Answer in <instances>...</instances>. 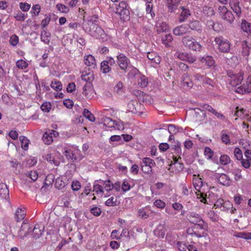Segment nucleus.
Returning a JSON list of instances; mask_svg holds the SVG:
<instances>
[{
	"mask_svg": "<svg viewBox=\"0 0 251 251\" xmlns=\"http://www.w3.org/2000/svg\"><path fill=\"white\" fill-rule=\"evenodd\" d=\"M99 16L93 14L88 19L82 24V28L84 31L92 37L96 39H105L107 35L105 31L99 25Z\"/></svg>",
	"mask_w": 251,
	"mask_h": 251,
	"instance_id": "nucleus-1",
	"label": "nucleus"
},
{
	"mask_svg": "<svg viewBox=\"0 0 251 251\" xmlns=\"http://www.w3.org/2000/svg\"><path fill=\"white\" fill-rule=\"evenodd\" d=\"M99 16L93 14L88 19L82 24V28L84 31L92 37L96 39H105L107 35L105 31L99 25Z\"/></svg>",
	"mask_w": 251,
	"mask_h": 251,
	"instance_id": "nucleus-2",
	"label": "nucleus"
},
{
	"mask_svg": "<svg viewBox=\"0 0 251 251\" xmlns=\"http://www.w3.org/2000/svg\"><path fill=\"white\" fill-rule=\"evenodd\" d=\"M193 184L196 190V194L197 197L201 199V201L204 203H206V194L203 192L202 187L203 186V182L201 177L198 175L197 176L196 175L193 176Z\"/></svg>",
	"mask_w": 251,
	"mask_h": 251,
	"instance_id": "nucleus-3",
	"label": "nucleus"
},
{
	"mask_svg": "<svg viewBox=\"0 0 251 251\" xmlns=\"http://www.w3.org/2000/svg\"><path fill=\"white\" fill-rule=\"evenodd\" d=\"M217 13L219 17L227 23L232 24L234 22L235 17L233 14L225 5H218Z\"/></svg>",
	"mask_w": 251,
	"mask_h": 251,
	"instance_id": "nucleus-4",
	"label": "nucleus"
},
{
	"mask_svg": "<svg viewBox=\"0 0 251 251\" xmlns=\"http://www.w3.org/2000/svg\"><path fill=\"white\" fill-rule=\"evenodd\" d=\"M127 110L129 112L134 113L138 116L145 118L147 116V112L142 111L143 109V105L138 103L136 100H130L127 104Z\"/></svg>",
	"mask_w": 251,
	"mask_h": 251,
	"instance_id": "nucleus-5",
	"label": "nucleus"
},
{
	"mask_svg": "<svg viewBox=\"0 0 251 251\" xmlns=\"http://www.w3.org/2000/svg\"><path fill=\"white\" fill-rule=\"evenodd\" d=\"M214 41L217 46V49L220 52L227 53L230 50L231 44L229 41L224 38L223 36L216 37Z\"/></svg>",
	"mask_w": 251,
	"mask_h": 251,
	"instance_id": "nucleus-6",
	"label": "nucleus"
},
{
	"mask_svg": "<svg viewBox=\"0 0 251 251\" xmlns=\"http://www.w3.org/2000/svg\"><path fill=\"white\" fill-rule=\"evenodd\" d=\"M183 45L190 50L200 51L202 49V46L199 42L196 41L192 36H185L181 40Z\"/></svg>",
	"mask_w": 251,
	"mask_h": 251,
	"instance_id": "nucleus-7",
	"label": "nucleus"
},
{
	"mask_svg": "<svg viewBox=\"0 0 251 251\" xmlns=\"http://www.w3.org/2000/svg\"><path fill=\"white\" fill-rule=\"evenodd\" d=\"M116 13L120 15V18L125 21L129 18V11L127 4L124 1H121L116 8Z\"/></svg>",
	"mask_w": 251,
	"mask_h": 251,
	"instance_id": "nucleus-8",
	"label": "nucleus"
},
{
	"mask_svg": "<svg viewBox=\"0 0 251 251\" xmlns=\"http://www.w3.org/2000/svg\"><path fill=\"white\" fill-rule=\"evenodd\" d=\"M155 165V162L148 157H145L140 163L141 170L143 173L151 174L152 172V167Z\"/></svg>",
	"mask_w": 251,
	"mask_h": 251,
	"instance_id": "nucleus-9",
	"label": "nucleus"
},
{
	"mask_svg": "<svg viewBox=\"0 0 251 251\" xmlns=\"http://www.w3.org/2000/svg\"><path fill=\"white\" fill-rule=\"evenodd\" d=\"M180 161L181 158L180 157L177 158L176 156H174L173 161L169 165L170 167L168 170L175 174L182 171L184 167L183 164Z\"/></svg>",
	"mask_w": 251,
	"mask_h": 251,
	"instance_id": "nucleus-10",
	"label": "nucleus"
},
{
	"mask_svg": "<svg viewBox=\"0 0 251 251\" xmlns=\"http://www.w3.org/2000/svg\"><path fill=\"white\" fill-rule=\"evenodd\" d=\"M232 208V204L230 201H225L222 198L217 199L215 202L213 208H219L223 211H228Z\"/></svg>",
	"mask_w": 251,
	"mask_h": 251,
	"instance_id": "nucleus-11",
	"label": "nucleus"
},
{
	"mask_svg": "<svg viewBox=\"0 0 251 251\" xmlns=\"http://www.w3.org/2000/svg\"><path fill=\"white\" fill-rule=\"evenodd\" d=\"M116 62L119 66L120 68L126 72L128 65L130 63L129 59L127 57L124 53L119 52L117 55Z\"/></svg>",
	"mask_w": 251,
	"mask_h": 251,
	"instance_id": "nucleus-12",
	"label": "nucleus"
},
{
	"mask_svg": "<svg viewBox=\"0 0 251 251\" xmlns=\"http://www.w3.org/2000/svg\"><path fill=\"white\" fill-rule=\"evenodd\" d=\"M57 148L62 151V153L69 160L74 162L77 160V156H76L74 151L71 148L67 147H63L62 145H59Z\"/></svg>",
	"mask_w": 251,
	"mask_h": 251,
	"instance_id": "nucleus-13",
	"label": "nucleus"
},
{
	"mask_svg": "<svg viewBox=\"0 0 251 251\" xmlns=\"http://www.w3.org/2000/svg\"><path fill=\"white\" fill-rule=\"evenodd\" d=\"M58 132L53 129H49L46 131L42 137L44 143L47 145H50L53 142V137H56L58 136Z\"/></svg>",
	"mask_w": 251,
	"mask_h": 251,
	"instance_id": "nucleus-14",
	"label": "nucleus"
},
{
	"mask_svg": "<svg viewBox=\"0 0 251 251\" xmlns=\"http://www.w3.org/2000/svg\"><path fill=\"white\" fill-rule=\"evenodd\" d=\"M235 92L241 94L251 92V75L248 77L245 83L236 88Z\"/></svg>",
	"mask_w": 251,
	"mask_h": 251,
	"instance_id": "nucleus-15",
	"label": "nucleus"
},
{
	"mask_svg": "<svg viewBox=\"0 0 251 251\" xmlns=\"http://www.w3.org/2000/svg\"><path fill=\"white\" fill-rule=\"evenodd\" d=\"M229 4L230 8L238 18L241 17L242 14L241 7L240 6L239 0H229Z\"/></svg>",
	"mask_w": 251,
	"mask_h": 251,
	"instance_id": "nucleus-16",
	"label": "nucleus"
},
{
	"mask_svg": "<svg viewBox=\"0 0 251 251\" xmlns=\"http://www.w3.org/2000/svg\"><path fill=\"white\" fill-rule=\"evenodd\" d=\"M94 92L95 90L91 84H86L84 85L82 93L87 99H92L94 97Z\"/></svg>",
	"mask_w": 251,
	"mask_h": 251,
	"instance_id": "nucleus-17",
	"label": "nucleus"
},
{
	"mask_svg": "<svg viewBox=\"0 0 251 251\" xmlns=\"http://www.w3.org/2000/svg\"><path fill=\"white\" fill-rule=\"evenodd\" d=\"M189 32V27L186 24L175 27L173 30L174 34L176 36L182 35Z\"/></svg>",
	"mask_w": 251,
	"mask_h": 251,
	"instance_id": "nucleus-18",
	"label": "nucleus"
},
{
	"mask_svg": "<svg viewBox=\"0 0 251 251\" xmlns=\"http://www.w3.org/2000/svg\"><path fill=\"white\" fill-rule=\"evenodd\" d=\"M167 0V7L169 12H175L177 9L180 0Z\"/></svg>",
	"mask_w": 251,
	"mask_h": 251,
	"instance_id": "nucleus-19",
	"label": "nucleus"
},
{
	"mask_svg": "<svg viewBox=\"0 0 251 251\" xmlns=\"http://www.w3.org/2000/svg\"><path fill=\"white\" fill-rule=\"evenodd\" d=\"M186 218L191 224H195L200 221L201 217L195 212H189L186 215Z\"/></svg>",
	"mask_w": 251,
	"mask_h": 251,
	"instance_id": "nucleus-20",
	"label": "nucleus"
},
{
	"mask_svg": "<svg viewBox=\"0 0 251 251\" xmlns=\"http://www.w3.org/2000/svg\"><path fill=\"white\" fill-rule=\"evenodd\" d=\"M194 76L197 80L202 83L203 84L213 86V81L212 79L208 78L206 76L202 75L200 74H196Z\"/></svg>",
	"mask_w": 251,
	"mask_h": 251,
	"instance_id": "nucleus-21",
	"label": "nucleus"
},
{
	"mask_svg": "<svg viewBox=\"0 0 251 251\" xmlns=\"http://www.w3.org/2000/svg\"><path fill=\"white\" fill-rule=\"evenodd\" d=\"M31 228L32 227L26 224L23 225L19 231V236L21 238L24 239L28 234L29 232L31 230Z\"/></svg>",
	"mask_w": 251,
	"mask_h": 251,
	"instance_id": "nucleus-22",
	"label": "nucleus"
},
{
	"mask_svg": "<svg viewBox=\"0 0 251 251\" xmlns=\"http://www.w3.org/2000/svg\"><path fill=\"white\" fill-rule=\"evenodd\" d=\"M26 209L25 208H18L15 213V220L17 222L22 221L26 215Z\"/></svg>",
	"mask_w": 251,
	"mask_h": 251,
	"instance_id": "nucleus-23",
	"label": "nucleus"
},
{
	"mask_svg": "<svg viewBox=\"0 0 251 251\" xmlns=\"http://www.w3.org/2000/svg\"><path fill=\"white\" fill-rule=\"evenodd\" d=\"M67 184V181H66V176H62L58 177L56 179L54 183L55 187L58 189H61L64 188Z\"/></svg>",
	"mask_w": 251,
	"mask_h": 251,
	"instance_id": "nucleus-24",
	"label": "nucleus"
},
{
	"mask_svg": "<svg viewBox=\"0 0 251 251\" xmlns=\"http://www.w3.org/2000/svg\"><path fill=\"white\" fill-rule=\"evenodd\" d=\"M147 57L151 61V63L158 64L161 62V57L155 51L149 52L147 54Z\"/></svg>",
	"mask_w": 251,
	"mask_h": 251,
	"instance_id": "nucleus-25",
	"label": "nucleus"
},
{
	"mask_svg": "<svg viewBox=\"0 0 251 251\" xmlns=\"http://www.w3.org/2000/svg\"><path fill=\"white\" fill-rule=\"evenodd\" d=\"M9 190L7 188V185L3 183H0V197L7 200L9 198Z\"/></svg>",
	"mask_w": 251,
	"mask_h": 251,
	"instance_id": "nucleus-26",
	"label": "nucleus"
},
{
	"mask_svg": "<svg viewBox=\"0 0 251 251\" xmlns=\"http://www.w3.org/2000/svg\"><path fill=\"white\" fill-rule=\"evenodd\" d=\"M200 61L202 64H205L208 67L214 66L215 61L211 56L207 55L201 57L200 59Z\"/></svg>",
	"mask_w": 251,
	"mask_h": 251,
	"instance_id": "nucleus-27",
	"label": "nucleus"
},
{
	"mask_svg": "<svg viewBox=\"0 0 251 251\" xmlns=\"http://www.w3.org/2000/svg\"><path fill=\"white\" fill-rule=\"evenodd\" d=\"M97 182L102 185L104 191H110L113 190L114 188L113 183L109 180L106 181L102 180H96L95 182L96 183Z\"/></svg>",
	"mask_w": 251,
	"mask_h": 251,
	"instance_id": "nucleus-28",
	"label": "nucleus"
},
{
	"mask_svg": "<svg viewBox=\"0 0 251 251\" xmlns=\"http://www.w3.org/2000/svg\"><path fill=\"white\" fill-rule=\"evenodd\" d=\"M181 85L184 87L192 88L193 86V81L187 74H184L182 76Z\"/></svg>",
	"mask_w": 251,
	"mask_h": 251,
	"instance_id": "nucleus-29",
	"label": "nucleus"
},
{
	"mask_svg": "<svg viewBox=\"0 0 251 251\" xmlns=\"http://www.w3.org/2000/svg\"><path fill=\"white\" fill-rule=\"evenodd\" d=\"M84 62L87 66H92L94 68L96 66V60L94 57L91 54L84 56Z\"/></svg>",
	"mask_w": 251,
	"mask_h": 251,
	"instance_id": "nucleus-30",
	"label": "nucleus"
},
{
	"mask_svg": "<svg viewBox=\"0 0 251 251\" xmlns=\"http://www.w3.org/2000/svg\"><path fill=\"white\" fill-rule=\"evenodd\" d=\"M206 26L210 30H212L214 31L218 32L220 31V25L218 23H215L214 21L210 19L208 20L206 22Z\"/></svg>",
	"mask_w": 251,
	"mask_h": 251,
	"instance_id": "nucleus-31",
	"label": "nucleus"
},
{
	"mask_svg": "<svg viewBox=\"0 0 251 251\" xmlns=\"http://www.w3.org/2000/svg\"><path fill=\"white\" fill-rule=\"evenodd\" d=\"M241 29L249 34H251V23H249L245 19L242 20L241 24Z\"/></svg>",
	"mask_w": 251,
	"mask_h": 251,
	"instance_id": "nucleus-32",
	"label": "nucleus"
},
{
	"mask_svg": "<svg viewBox=\"0 0 251 251\" xmlns=\"http://www.w3.org/2000/svg\"><path fill=\"white\" fill-rule=\"evenodd\" d=\"M93 191L97 195L102 197L104 195V190L103 186L101 184L98 183V184L95 183L93 187Z\"/></svg>",
	"mask_w": 251,
	"mask_h": 251,
	"instance_id": "nucleus-33",
	"label": "nucleus"
},
{
	"mask_svg": "<svg viewBox=\"0 0 251 251\" xmlns=\"http://www.w3.org/2000/svg\"><path fill=\"white\" fill-rule=\"evenodd\" d=\"M218 181L221 184L225 186H228L230 183V179L226 174H221L218 178Z\"/></svg>",
	"mask_w": 251,
	"mask_h": 251,
	"instance_id": "nucleus-34",
	"label": "nucleus"
},
{
	"mask_svg": "<svg viewBox=\"0 0 251 251\" xmlns=\"http://www.w3.org/2000/svg\"><path fill=\"white\" fill-rule=\"evenodd\" d=\"M154 233L159 238H164L165 235V228L163 225H160L154 230Z\"/></svg>",
	"mask_w": 251,
	"mask_h": 251,
	"instance_id": "nucleus-35",
	"label": "nucleus"
},
{
	"mask_svg": "<svg viewBox=\"0 0 251 251\" xmlns=\"http://www.w3.org/2000/svg\"><path fill=\"white\" fill-rule=\"evenodd\" d=\"M51 34L46 30H43L41 33V40L45 44H49L50 40Z\"/></svg>",
	"mask_w": 251,
	"mask_h": 251,
	"instance_id": "nucleus-36",
	"label": "nucleus"
},
{
	"mask_svg": "<svg viewBox=\"0 0 251 251\" xmlns=\"http://www.w3.org/2000/svg\"><path fill=\"white\" fill-rule=\"evenodd\" d=\"M188 26L189 27V30L190 29L193 30H196L200 32L202 30L200 24L198 21H194L193 22H191L190 23L189 25H188Z\"/></svg>",
	"mask_w": 251,
	"mask_h": 251,
	"instance_id": "nucleus-37",
	"label": "nucleus"
},
{
	"mask_svg": "<svg viewBox=\"0 0 251 251\" xmlns=\"http://www.w3.org/2000/svg\"><path fill=\"white\" fill-rule=\"evenodd\" d=\"M179 7L182 11L179 18V22H182L190 15V12L189 9H185L182 6H179Z\"/></svg>",
	"mask_w": 251,
	"mask_h": 251,
	"instance_id": "nucleus-38",
	"label": "nucleus"
},
{
	"mask_svg": "<svg viewBox=\"0 0 251 251\" xmlns=\"http://www.w3.org/2000/svg\"><path fill=\"white\" fill-rule=\"evenodd\" d=\"M19 139L21 141L22 149L25 151L27 150L30 143V140L26 137L24 136H20Z\"/></svg>",
	"mask_w": 251,
	"mask_h": 251,
	"instance_id": "nucleus-39",
	"label": "nucleus"
},
{
	"mask_svg": "<svg viewBox=\"0 0 251 251\" xmlns=\"http://www.w3.org/2000/svg\"><path fill=\"white\" fill-rule=\"evenodd\" d=\"M81 79L82 80L88 82V84H91V82L94 79V75L91 73L82 74L81 75Z\"/></svg>",
	"mask_w": 251,
	"mask_h": 251,
	"instance_id": "nucleus-40",
	"label": "nucleus"
},
{
	"mask_svg": "<svg viewBox=\"0 0 251 251\" xmlns=\"http://www.w3.org/2000/svg\"><path fill=\"white\" fill-rule=\"evenodd\" d=\"M156 31L158 34L164 32L168 29V25L165 23H160L156 25Z\"/></svg>",
	"mask_w": 251,
	"mask_h": 251,
	"instance_id": "nucleus-41",
	"label": "nucleus"
},
{
	"mask_svg": "<svg viewBox=\"0 0 251 251\" xmlns=\"http://www.w3.org/2000/svg\"><path fill=\"white\" fill-rule=\"evenodd\" d=\"M100 70L103 74H107L109 73L111 70V68L107 61L104 60L101 62L100 64Z\"/></svg>",
	"mask_w": 251,
	"mask_h": 251,
	"instance_id": "nucleus-42",
	"label": "nucleus"
},
{
	"mask_svg": "<svg viewBox=\"0 0 251 251\" xmlns=\"http://www.w3.org/2000/svg\"><path fill=\"white\" fill-rule=\"evenodd\" d=\"M50 87L55 91H61L62 89V85L60 81L53 79L50 84Z\"/></svg>",
	"mask_w": 251,
	"mask_h": 251,
	"instance_id": "nucleus-43",
	"label": "nucleus"
},
{
	"mask_svg": "<svg viewBox=\"0 0 251 251\" xmlns=\"http://www.w3.org/2000/svg\"><path fill=\"white\" fill-rule=\"evenodd\" d=\"M244 79L243 74L240 73L237 75H234L232 83L233 84L239 85L241 84Z\"/></svg>",
	"mask_w": 251,
	"mask_h": 251,
	"instance_id": "nucleus-44",
	"label": "nucleus"
},
{
	"mask_svg": "<svg viewBox=\"0 0 251 251\" xmlns=\"http://www.w3.org/2000/svg\"><path fill=\"white\" fill-rule=\"evenodd\" d=\"M195 225L197 227L204 230L207 231L208 229V224L203 221L202 218L200 220V221L198 222V223Z\"/></svg>",
	"mask_w": 251,
	"mask_h": 251,
	"instance_id": "nucleus-45",
	"label": "nucleus"
},
{
	"mask_svg": "<svg viewBox=\"0 0 251 251\" xmlns=\"http://www.w3.org/2000/svg\"><path fill=\"white\" fill-rule=\"evenodd\" d=\"M219 161L221 165L225 166L230 163V159L228 155H221L219 158Z\"/></svg>",
	"mask_w": 251,
	"mask_h": 251,
	"instance_id": "nucleus-46",
	"label": "nucleus"
},
{
	"mask_svg": "<svg viewBox=\"0 0 251 251\" xmlns=\"http://www.w3.org/2000/svg\"><path fill=\"white\" fill-rule=\"evenodd\" d=\"M173 40L172 36L170 34L166 35L162 39V43L166 47H169Z\"/></svg>",
	"mask_w": 251,
	"mask_h": 251,
	"instance_id": "nucleus-47",
	"label": "nucleus"
},
{
	"mask_svg": "<svg viewBox=\"0 0 251 251\" xmlns=\"http://www.w3.org/2000/svg\"><path fill=\"white\" fill-rule=\"evenodd\" d=\"M56 8L59 12L63 13H68L70 11L69 8L66 5L62 3L57 4L56 5Z\"/></svg>",
	"mask_w": 251,
	"mask_h": 251,
	"instance_id": "nucleus-48",
	"label": "nucleus"
},
{
	"mask_svg": "<svg viewBox=\"0 0 251 251\" xmlns=\"http://www.w3.org/2000/svg\"><path fill=\"white\" fill-rule=\"evenodd\" d=\"M134 186V185H131L129 181L128 180L124 179L122 183V190L124 192L129 191L131 188Z\"/></svg>",
	"mask_w": 251,
	"mask_h": 251,
	"instance_id": "nucleus-49",
	"label": "nucleus"
},
{
	"mask_svg": "<svg viewBox=\"0 0 251 251\" xmlns=\"http://www.w3.org/2000/svg\"><path fill=\"white\" fill-rule=\"evenodd\" d=\"M16 66L20 69H25L28 67V64L26 61L21 59L17 61Z\"/></svg>",
	"mask_w": 251,
	"mask_h": 251,
	"instance_id": "nucleus-50",
	"label": "nucleus"
},
{
	"mask_svg": "<svg viewBox=\"0 0 251 251\" xmlns=\"http://www.w3.org/2000/svg\"><path fill=\"white\" fill-rule=\"evenodd\" d=\"M114 125L112 130L122 131L124 129V124L121 121H114Z\"/></svg>",
	"mask_w": 251,
	"mask_h": 251,
	"instance_id": "nucleus-51",
	"label": "nucleus"
},
{
	"mask_svg": "<svg viewBox=\"0 0 251 251\" xmlns=\"http://www.w3.org/2000/svg\"><path fill=\"white\" fill-rule=\"evenodd\" d=\"M187 234L188 235H191L192 236H196L198 237H204L207 233L205 232H202V233L197 232L196 231H194L193 229H188L187 230Z\"/></svg>",
	"mask_w": 251,
	"mask_h": 251,
	"instance_id": "nucleus-52",
	"label": "nucleus"
},
{
	"mask_svg": "<svg viewBox=\"0 0 251 251\" xmlns=\"http://www.w3.org/2000/svg\"><path fill=\"white\" fill-rule=\"evenodd\" d=\"M51 108L50 103L48 101L44 102L40 106V108L43 112H49Z\"/></svg>",
	"mask_w": 251,
	"mask_h": 251,
	"instance_id": "nucleus-53",
	"label": "nucleus"
},
{
	"mask_svg": "<svg viewBox=\"0 0 251 251\" xmlns=\"http://www.w3.org/2000/svg\"><path fill=\"white\" fill-rule=\"evenodd\" d=\"M83 114L84 117L90 122H94L95 121L94 116L89 111L87 110V109H84Z\"/></svg>",
	"mask_w": 251,
	"mask_h": 251,
	"instance_id": "nucleus-54",
	"label": "nucleus"
},
{
	"mask_svg": "<svg viewBox=\"0 0 251 251\" xmlns=\"http://www.w3.org/2000/svg\"><path fill=\"white\" fill-rule=\"evenodd\" d=\"M25 176L31 178L32 181H35L38 177V174L36 171H31L27 172Z\"/></svg>",
	"mask_w": 251,
	"mask_h": 251,
	"instance_id": "nucleus-55",
	"label": "nucleus"
},
{
	"mask_svg": "<svg viewBox=\"0 0 251 251\" xmlns=\"http://www.w3.org/2000/svg\"><path fill=\"white\" fill-rule=\"evenodd\" d=\"M40 10L41 7L39 4H36L32 5V7H31V10L30 11L31 15H32V16H36L38 15L40 12Z\"/></svg>",
	"mask_w": 251,
	"mask_h": 251,
	"instance_id": "nucleus-56",
	"label": "nucleus"
},
{
	"mask_svg": "<svg viewBox=\"0 0 251 251\" xmlns=\"http://www.w3.org/2000/svg\"><path fill=\"white\" fill-rule=\"evenodd\" d=\"M153 206L157 208L163 209L165 208L166 204L163 200L161 199H157L153 202Z\"/></svg>",
	"mask_w": 251,
	"mask_h": 251,
	"instance_id": "nucleus-57",
	"label": "nucleus"
},
{
	"mask_svg": "<svg viewBox=\"0 0 251 251\" xmlns=\"http://www.w3.org/2000/svg\"><path fill=\"white\" fill-rule=\"evenodd\" d=\"M114 121H113L112 119L110 118H105L103 121V125L104 126H107L108 127L111 128L112 130L113 129V127L114 126Z\"/></svg>",
	"mask_w": 251,
	"mask_h": 251,
	"instance_id": "nucleus-58",
	"label": "nucleus"
},
{
	"mask_svg": "<svg viewBox=\"0 0 251 251\" xmlns=\"http://www.w3.org/2000/svg\"><path fill=\"white\" fill-rule=\"evenodd\" d=\"M234 155L235 158L238 160H241L243 158V153L241 150L238 148L236 147L234 150Z\"/></svg>",
	"mask_w": 251,
	"mask_h": 251,
	"instance_id": "nucleus-59",
	"label": "nucleus"
},
{
	"mask_svg": "<svg viewBox=\"0 0 251 251\" xmlns=\"http://www.w3.org/2000/svg\"><path fill=\"white\" fill-rule=\"evenodd\" d=\"M137 216L142 219H148L149 217V213L147 212L143 208L138 210Z\"/></svg>",
	"mask_w": 251,
	"mask_h": 251,
	"instance_id": "nucleus-60",
	"label": "nucleus"
},
{
	"mask_svg": "<svg viewBox=\"0 0 251 251\" xmlns=\"http://www.w3.org/2000/svg\"><path fill=\"white\" fill-rule=\"evenodd\" d=\"M19 42V38L16 35L13 34L10 37L9 43L11 46L15 47L18 45Z\"/></svg>",
	"mask_w": 251,
	"mask_h": 251,
	"instance_id": "nucleus-61",
	"label": "nucleus"
},
{
	"mask_svg": "<svg viewBox=\"0 0 251 251\" xmlns=\"http://www.w3.org/2000/svg\"><path fill=\"white\" fill-rule=\"evenodd\" d=\"M242 171L239 169H234L233 170L232 173L234 175L235 180L236 181L239 180L242 178Z\"/></svg>",
	"mask_w": 251,
	"mask_h": 251,
	"instance_id": "nucleus-62",
	"label": "nucleus"
},
{
	"mask_svg": "<svg viewBox=\"0 0 251 251\" xmlns=\"http://www.w3.org/2000/svg\"><path fill=\"white\" fill-rule=\"evenodd\" d=\"M236 237L245 239H251V232H239L236 235Z\"/></svg>",
	"mask_w": 251,
	"mask_h": 251,
	"instance_id": "nucleus-63",
	"label": "nucleus"
},
{
	"mask_svg": "<svg viewBox=\"0 0 251 251\" xmlns=\"http://www.w3.org/2000/svg\"><path fill=\"white\" fill-rule=\"evenodd\" d=\"M214 152L209 147H206L204 150V155L206 156V157L208 158V159H210L213 155Z\"/></svg>",
	"mask_w": 251,
	"mask_h": 251,
	"instance_id": "nucleus-64",
	"label": "nucleus"
}]
</instances>
